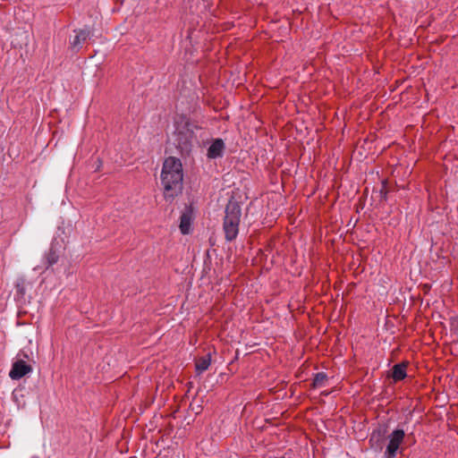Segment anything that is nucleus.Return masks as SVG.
I'll return each mask as SVG.
<instances>
[{"instance_id": "nucleus-1", "label": "nucleus", "mask_w": 458, "mask_h": 458, "mask_svg": "<svg viewBox=\"0 0 458 458\" xmlns=\"http://www.w3.org/2000/svg\"><path fill=\"white\" fill-rule=\"evenodd\" d=\"M182 165L181 160L174 157H167L162 167L161 183L165 199H174L182 190Z\"/></svg>"}, {"instance_id": "nucleus-2", "label": "nucleus", "mask_w": 458, "mask_h": 458, "mask_svg": "<svg viewBox=\"0 0 458 458\" xmlns=\"http://www.w3.org/2000/svg\"><path fill=\"white\" fill-rule=\"evenodd\" d=\"M174 127V140L177 148L182 155H189L197 141L194 129L198 127L182 117L175 121Z\"/></svg>"}, {"instance_id": "nucleus-3", "label": "nucleus", "mask_w": 458, "mask_h": 458, "mask_svg": "<svg viewBox=\"0 0 458 458\" xmlns=\"http://www.w3.org/2000/svg\"><path fill=\"white\" fill-rule=\"evenodd\" d=\"M241 216L242 212L239 204L237 202H229L225 208V216L223 224L225 238L227 242H232L236 239L239 233Z\"/></svg>"}, {"instance_id": "nucleus-4", "label": "nucleus", "mask_w": 458, "mask_h": 458, "mask_svg": "<svg viewBox=\"0 0 458 458\" xmlns=\"http://www.w3.org/2000/svg\"><path fill=\"white\" fill-rule=\"evenodd\" d=\"M405 433L403 429H394L388 436V444L384 454L385 458H396L397 451L403 442Z\"/></svg>"}, {"instance_id": "nucleus-5", "label": "nucleus", "mask_w": 458, "mask_h": 458, "mask_svg": "<svg viewBox=\"0 0 458 458\" xmlns=\"http://www.w3.org/2000/svg\"><path fill=\"white\" fill-rule=\"evenodd\" d=\"M75 35L71 38L70 44L71 47L74 51H78L82 45L90 38L91 30L89 28L85 27L83 29L74 30Z\"/></svg>"}, {"instance_id": "nucleus-6", "label": "nucleus", "mask_w": 458, "mask_h": 458, "mask_svg": "<svg viewBox=\"0 0 458 458\" xmlns=\"http://www.w3.org/2000/svg\"><path fill=\"white\" fill-rule=\"evenodd\" d=\"M32 370V367L28 365L24 360H18L13 364L12 369L9 372V377L12 379L17 380L27 375Z\"/></svg>"}, {"instance_id": "nucleus-7", "label": "nucleus", "mask_w": 458, "mask_h": 458, "mask_svg": "<svg viewBox=\"0 0 458 458\" xmlns=\"http://www.w3.org/2000/svg\"><path fill=\"white\" fill-rule=\"evenodd\" d=\"M225 149V144L220 138L215 139L211 141L208 148L207 157L209 159H216L222 157Z\"/></svg>"}, {"instance_id": "nucleus-8", "label": "nucleus", "mask_w": 458, "mask_h": 458, "mask_svg": "<svg viewBox=\"0 0 458 458\" xmlns=\"http://www.w3.org/2000/svg\"><path fill=\"white\" fill-rule=\"evenodd\" d=\"M192 219V211L187 208L181 216L180 231L182 234H188L191 231V225Z\"/></svg>"}, {"instance_id": "nucleus-9", "label": "nucleus", "mask_w": 458, "mask_h": 458, "mask_svg": "<svg viewBox=\"0 0 458 458\" xmlns=\"http://www.w3.org/2000/svg\"><path fill=\"white\" fill-rule=\"evenodd\" d=\"M369 444L371 449L375 453H380L384 447V438L381 437L379 432H373L369 438Z\"/></svg>"}, {"instance_id": "nucleus-10", "label": "nucleus", "mask_w": 458, "mask_h": 458, "mask_svg": "<svg viewBox=\"0 0 458 458\" xmlns=\"http://www.w3.org/2000/svg\"><path fill=\"white\" fill-rule=\"evenodd\" d=\"M406 363H398L393 367L391 376L394 381H400L406 377Z\"/></svg>"}, {"instance_id": "nucleus-11", "label": "nucleus", "mask_w": 458, "mask_h": 458, "mask_svg": "<svg viewBox=\"0 0 458 458\" xmlns=\"http://www.w3.org/2000/svg\"><path fill=\"white\" fill-rule=\"evenodd\" d=\"M210 363H211V354L208 353L207 355L199 358L196 361V370L199 373H203L204 371H206L208 369V367L210 366Z\"/></svg>"}, {"instance_id": "nucleus-12", "label": "nucleus", "mask_w": 458, "mask_h": 458, "mask_svg": "<svg viewBox=\"0 0 458 458\" xmlns=\"http://www.w3.org/2000/svg\"><path fill=\"white\" fill-rule=\"evenodd\" d=\"M327 381V375L324 372H318L315 375L312 382L314 388H319L326 385Z\"/></svg>"}, {"instance_id": "nucleus-13", "label": "nucleus", "mask_w": 458, "mask_h": 458, "mask_svg": "<svg viewBox=\"0 0 458 458\" xmlns=\"http://www.w3.org/2000/svg\"><path fill=\"white\" fill-rule=\"evenodd\" d=\"M47 263L51 266L55 264L57 260V257L55 256V252L53 248L50 249V251L47 257Z\"/></svg>"}, {"instance_id": "nucleus-14", "label": "nucleus", "mask_w": 458, "mask_h": 458, "mask_svg": "<svg viewBox=\"0 0 458 458\" xmlns=\"http://www.w3.org/2000/svg\"><path fill=\"white\" fill-rule=\"evenodd\" d=\"M23 283L22 284H17L16 287L18 289V292L21 293V294H24V288H23Z\"/></svg>"}]
</instances>
